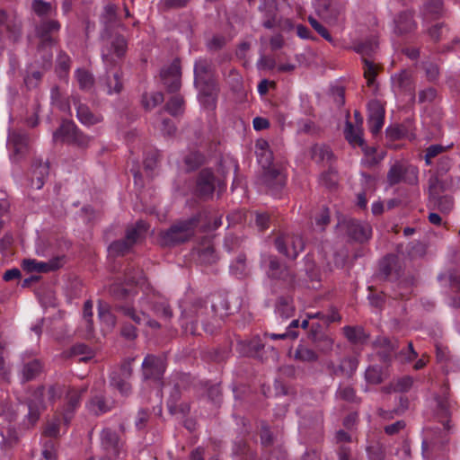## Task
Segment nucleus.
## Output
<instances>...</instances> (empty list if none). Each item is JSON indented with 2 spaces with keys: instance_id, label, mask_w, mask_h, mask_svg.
Returning a JSON list of instances; mask_svg holds the SVG:
<instances>
[{
  "instance_id": "41",
  "label": "nucleus",
  "mask_w": 460,
  "mask_h": 460,
  "mask_svg": "<svg viewBox=\"0 0 460 460\" xmlns=\"http://www.w3.org/2000/svg\"><path fill=\"white\" fill-rule=\"evenodd\" d=\"M148 307L155 315L169 321L172 317V310L165 301L146 300Z\"/></svg>"
},
{
  "instance_id": "59",
  "label": "nucleus",
  "mask_w": 460,
  "mask_h": 460,
  "mask_svg": "<svg viewBox=\"0 0 460 460\" xmlns=\"http://www.w3.org/2000/svg\"><path fill=\"white\" fill-rule=\"evenodd\" d=\"M367 454L368 460H384L385 457L384 447L377 442L367 447Z\"/></svg>"
},
{
  "instance_id": "62",
  "label": "nucleus",
  "mask_w": 460,
  "mask_h": 460,
  "mask_svg": "<svg viewBox=\"0 0 460 460\" xmlns=\"http://www.w3.org/2000/svg\"><path fill=\"white\" fill-rule=\"evenodd\" d=\"M422 67L425 71V75L429 83H436L439 78V67L437 64L432 62H424Z\"/></svg>"
},
{
  "instance_id": "57",
  "label": "nucleus",
  "mask_w": 460,
  "mask_h": 460,
  "mask_svg": "<svg viewBox=\"0 0 460 460\" xmlns=\"http://www.w3.org/2000/svg\"><path fill=\"white\" fill-rule=\"evenodd\" d=\"M367 119H385V109L378 101H371L368 105Z\"/></svg>"
},
{
  "instance_id": "6",
  "label": "nucleus",
  "mask_w": 460,
  "mask_h": 460,
  "mask_svg": "<svg viewBox=\"0 0 460 460\" xmlns=\"http://www.w3.org/2000/svg\"><path fill=\"white\" fill-rule=\"evenodd\" d=\"M53 138L82 149L86 148L91 141V137L70 119L62 120L58 128L53 133Z\"/></svg>"
},
{
  "instance_id": "14",
  "label": "nucleus",
  "mask_w": 460,
  "mask_h": 460,
  "mask_svg": "<svg viewBox=\"0 0 460 460\" xmlns=\"http://www.w3.org/2000/svg\"><path fill=\"white\" fill-rule=\"evenodd\" d=\"M161 80L169 93H176L181 86V67L179 58L164 66L160 72Z\"/></svg>"
},
{
  "instance_id": "54",
  "label": "nucleus",
  "mask_w": 460,
  "mask_h": 460,
  "mask_svg": "<svg viewBox=\"0 0 460 460\" xmlns=\"http://www.w3.org/2000/svg\"><path fill=\"white\" fill-rule=\"evenodd\" d=\"M164 94L161 92L153 93L150 96L144 94L142 103L146 110H152L164 102Z\"/></svg>"
},
{
  "instance_id": "22",
  "label": "nucleus",
  "mask_w": 460,
  "mask_h": 460,
  "mask_svg": "<svg viewBox=\"0 0 460 460\" xmlns=\"http://www.w3.org/2000/svg\"><path fill=\"white\" fill-rule=\"evenodd\" d=\"M194 84L204 82L217 81L215 67L208 58H199L194 64Z\"/></svg>"
},
{
  "instance_id": "2",
  "label": "nucleus",
  "mask_w": 460,
  "mask_h": 460,
  "mask_svg": "<svg viewBox=\"0 0 460 460\" xmlns=\"http://www.w3.org/2000/svg\"><path fill=\"white\" fill-rule=\"evenodd\" d=\"M213 315L210 321L207 322L205 314H208L205 306V303L201 300L194 301L189 308L182 311L181 317V324L185 333H190L193 336L200 335V330L208 333H214L218 327L219 319L216 315V305H211Z\"/></svg>"
},
{
  "instance_id": "13",
  "label": "nucleus",
  "mask_w": 460,
  "mask_h": 460,
  "mask_svg": "<svg viewBox=\"0 0 460 460\" xmlns=\"http://www.w3.org/2000/svg\"><path fill=\"white\" fill-rule=\"evenodd\" d=\"M275 246L279 252L295 260L305 248V243L300 235L287 234L275 239Z\"/></svg>"
},
{
  "instance_id": "33",
  "label": "nucleus",
  "mask_w": 460,
  "mask_h": 460,
  "mask_svg": "<svg viewBox=\"0 0 460 460\" xmlns=\"http://www.w3.org/2000/svg\"><path fill=\"white\" fill-rule=\"evenodd\" d=\"M393 85L395 91L402 93H408L413 95L414 85L412 77L410 72L402 70L399 74L394 75L392 77Z\"/></svg>"
},
{
  "instance_id": "25",
  "label": "nucleus",
  "mask_w": 460,
  "mask_h": 460,
  "mask_svg": "<svg viewBox=\"0 0 460 460\" xmlns=\"http://www.w3.org/2000/svg\"><path fill=\"white\" fill-rule=\"evenodd\" d=\"M454 187L452 177H438L430 175L428 180V197L447 194Z\"/></svg>"
},
{
  "instance_id": "56",
  "label": "nucleus",
  "mask_w": 460,
  "mask_h": 460,
  "mask_svg": "<svg viewBox=\"0 0 460 460\" xmlns=\"http://www.w3.org/2000/svg\"><path fill=\"white\" fill-rule=\"evenodd\" d=\"M90 409L96 415L107 412L110 410L106 403V400L102 395H96L92 398L90 402Z\"/></svg>"
},
{
  "instance_id": "16",
  "label": "nucleus",
  "mask_w": 460,
  "mask_h": 460,
  "mask_svg": "<svg viewBox=\"0 0 460 460\" xmlns=\"http://www.w3.org/2000/svg\"><path fill=\"white\" fill-rule=\"evenodd\" d=\"M198 89V98L200 103L208 110H214L217 106V100L219 93L217 81L195 84Z\"/></svg>"
},
{
  "instance_id": "21",
  "label": "nucleus",
  "mask_w": 460,
  "mask_h": 460,
  "mask_svg": "<svg viewBox=\"0 0 460 460\" xmlns=\"http://www.w3.org/2000/svg\"><path fill=\"white\" fill-rule=\"evenodd\" d=\"M43 370V364L39 358L23 356L20 369L22 383L36 379Z\"/></svg>"
},
{
  "instance_id": "32",
  "label": "nucleus",
  "mask_w": 460,
  "mask_h": 460,
  "mask_svg": "<svg viewBox=\"0 0 460 460\" xmlns=\"http://www.w3.org/2000/svg\"><path fill=\"white\" fill-rule=\"evenodd\" d=\"M74 102L76 105V117L82 124L93 126L102 121V116L93 113L86 104L81 103L76 99Z\"/></svg>"
},
{
  "instance_id": "7",
  "label": "nucleus",
  "mask_w": 460,
  "mask_h": 460,
  "mask_svg": "<svg viewBox=\"0 0 460 460\" xmlns=\"http://www.w3.org/2000/svg\"><path fill=\"white\" fill-rule=\"evenodd\" d=\"M261 267L269 279L282 281L288 287L294 286L296 275L277 256L264 255L261 259Z\"/></svg>"
},
{
  "instance_id": "43",
  "label": "nucleus",
  "mask_w": 460,
  "mask_h": 460,
  "mask_svg": "<svg viewBox=\"0 0 460 460\" xmlns=\"http://www.w3.org/2000/svg\"><path fill=\"white\" fill-rule=\"evenodd\" d=\"M444 442H438L437 440H423L422 441V456L427 460H433L438 456L442 450Z\"/></svg>"
},
{
  "instance_id": "38",
  "label": "nucleus",
  "mask_w": 460,
  "mask_h": 460,
  "mask_svg": "<svg viewBox=\"0 0 460 460\" xmlns=\"http://www.w3.org/2000/svg\"><path fill=\"white\" fill-rule=\"evenodd\" d=\"M341 10V6L333 3L332 0H322L318 4L319 14L330 21L337 20Z\"/></svg>"
},
{
  "instance_id": "9",
  "label": "nucleus",
  "mask_w": 460,
  "mask_h": 460,
  "mask_svg": "<svg viewBox=\"0 0 460 460\" xmlns=\"http://www.w3.org/2000/svg\"><path fill=\"white\" fill-rule=\"evenodd\" d=\"M216 183L220 187L223 181L219 180L217 181L214 172L210 169H202L196 177L194 188L195 196L202 200L212 199L216 190Z\"/></svg>"
},
{
  "instance_id": "53",
  "label": "nucleus",
  "mask_w": 460,
  "mask_h": 460,
  "mask_svg": "<svg viewBox=\"0 0 460 460\" xmlns=\"http://www.w3.org/2000/svg\"><path fill=\"white\" fill-rule=\"evenodd\" d=\"M42 456L44 460H58V443L48 439L43 444Z\"/></svg>"
},
{
  "instance_id": "58",
  "label": "nucleus",
  "mask_w": 460,
  "mask_h": 460,
  "mask_svg": "<svg viewBox=\"0 0 460 460\" xmlns=\"http://www.w3.org/2000/svg\"><path fill=\"white\" fill-rule=\"evenodd\" d=\"M452 165V161L448 156H442L438 163L435 172H430V175L438 177H451L447 174Z\"/></svg>"
},
{
  "instance_id": "39",
  "label": "nucleus",
  "mask_w": 460,
  "mask_h": 460,
  "mask_svg": "<svg viewBox=\"0 0 460 460\" xmlns=\"http://www.w3.org/2000/svg\"><path fill=\"white\" fill-rule=\"evenodd\" d=\"M343 334L353 344H363L369 338V335L365 332L361 326L347 325L343 327Z\"/></svg>"
},
{
  "instance_id": "26",
  "label": "nucleus",
  "mask_w": 460,
  "mask_h": 460,
  "mask_svg": "<svg viewBox=\"0 0 460 460\" xmlns=\"http://www.w3.org/2000/svg\"><path fill=\"white\" fill-rule=\"evenodd\" d=\"M101 443L103 449L111 456L117 458L120 451V442L119 435L115 430L110 428L102 429L101 433Z\"/></svg>"
},
{
  "instance_id": "50",
  "label": "nucleus",
  "mask_w": 460,
  "mask_h": 460,
  "mask_svg": "<svg viewBox=\"0 0 460 460\" xmlns=\"http://www.w3.org/2000/svg\"><path fill=\"white\" fill-rule=\"evenodd\" d=\"M377 47V42L374 39H369L355 45L354 49L356 52L362 55L364 58L366 57H370L376 51Z\"/></svg>"
},
{
  "instance_id": "37",
  "label": "nucleus",
  "mask_w": 460,
  "mask_h": 460,
  "mask_svg": "<svg viewBox=\"0 0 460 460\" xmlns=\"http://www.w3.org/2000/svg\"><path fill=\"white\" fill-rule=\"evenodd\" d=\"M122 72L120 70H116L113 72L108 71L104 77V84L107 87V93L109 94L111 93H119L123 89V81H122Z\"/></svg>"
},
{
  "instance_id": "5",
  "label": "nucleus",
  "mask_w": 460,
  "mask_h": 460,
  "mask_svg": "<svg viewBox=\"0 0 460 460\" xmlns=\"http://www.w3.org/2000/svg\"><path fill=\"white\" fill-rule=\"evenodd\" d=\"M147 228L146 223L143 220H139L135 225L128 226L125 238L113 241L109 245L110 254L114 257L124 256L138 241L145 237Z\"/></svg>"
},
{
  "instance_id": "24",
  "label": "nucleus",
  "mask_w": 460,
  "mask_h": 460,
  "mask_svg": "<svg viewBox=\"0 0 460 460\" xmlns=\"http://www.w3.org/2000/svg\"><path fill=\"white\" fill-rule=\"evenodd\" d=\"M29 137L22 131H12L8 136V146L13 149L16 159L23 157L28 152Z\"/></svg>"
},
{
  "instance_id": "60",
  "label": "nucleus",
  "mask_w": 460,
  "mask_h": 460,
  "mask_svg": "<svg viewBox=\"0 0 460 460\" xmlns=\"http://www.w3.org/2000/svg\"><path fill=\"white\" fill-rule=\"evenodd\" d=\"M312 342L322 353L326 354L332 350L333 340L331 337H329L326 333L318 337L317 339H315V341H313Z\"/></svg>"
},
{
  "instance_id": "17",
  "label": "nucleus",
  "mask_w": 460,
  "mask_h": 460,
  "mask_svg": "<svg viewBox=\"0 0 460 460\" xmlns=\"http://www.w3.org/2000/svg\"><path fill=\"white\" fill-rule=\"evenodd\" d=\"M448 386L444 385L441 388V394L435 397L437 406H436V415L439 419V421L442 423L445 429H450V416H451V408L452 403L448 398Z\"/></svg>"
},
{
  "instance_id": "1",
  "label": "nucleus",
  "mask_w": 460,
  "mask_h": 460,
  "mask_svg": "<svg viewBox=\"0 0 460 460\" xmlns=\"http://www.w3.org/2000/svg\"><path fill=\"white\" fill-rule=\"evenodd\" d=\"M101 22L103 27L100 34L102 42V58L104 63L112 64L113 56L121 58L128 49V41L125 37L115 31L117 28L123 27L119 19L116 4H108L104 6L101 14Z\"/></svg>"
},
{
  "instance_id": "18",
  "label": "nucleus",
  "mask_w": 460,
  "mask_h": 460,
  "mask_svg": "<svg viewBox=\"0 0 460 460\" xmlns=\"http://www.w3.org/2000/svg\"><path fill=\"white\" fill-rule=\"evenodd\" d=\"M346 232L354 241L364 243L371 238L372 227L368 223L349 219L346 222Z\"/></svg>"
},
{
  "instance_id": "15",
  "label": "nucleus",
  "mask_w": 460,
  "mask_h": 460,
  "mask_svg": "<svg viewBox=\"0 0 460 460\" xmlns=\"http://www.w3.org/2000/svg\"><path fill=\"white\" fill-rule=\"evenodd\" d=\"M259 10L263 13L264 20L262 25L266 29H272L276 26H279L282 29L286 27L292 29V22L288 19L285 20L283 24L280 22H278V4L276 0H261Z\"/></svg>"
},
{
  "instance_id": "48",
  "label": "nucleus",
  "mask_w": 460,
  "mask_h": 460,
  "mask_svg": "<svg viewBox=\"0 0 460 460\" xmlns=\"http://www.w3.org/2000/svg\"><path fill=\"white\" fill-rule=\"evenodd\" d=\"M31 8L37 16L43 18H49L53 12V8L50 3L44 0H33Z\"/></svg>"
},
{
  "instance_id": "63",
  "label": "nucleus",
  "mask_w": 460,
  "mask_h": 460,
  "mask_svg": "<svg viewBox=\"0 0 460 460\" xmlns=\"http://www.w3.org/2000/svg\"><path fill=\"white\" fill-rule=\"evenodd\" d=\"M133 358H126L122 361L118 369L113 370L111 374H117L120 377L130 378L133 374L132 362Z\"/></svg>"
},
{
  "instance_id": "27",
  "label": "nucleus",
  "mask_w": 460,
  "mask_h": 460,
  "mask_svg": "<svg viewBox=\"0 0 460 460\" xmlns=\"http://www.w3.org/2000/svg\"><path fill=\"white\" fill-rule=\"evenodd\" d=\"M357 367L358 360L350 357L343 358L338 366H335L332 361L327 364V368L332 376H345L348 378L352 377Z\"/></svg>"
},
{
  "instance_id": "40",
  "label": "nucleus",
  "mask_w": 460,
  "mask_h": 460,
  "mask_svg": "<svg viewBox=\"0 0 460 460\" xmlns=\"http://www.w3.org/2000/svg\"><path fill=\"white\" fill-rule=\"evenodd\" d=\"M311 158L317 164L330 162L333 158L331 148L325 145H314L310 149Z\"/></svg>"
},
{
  "instance_id": "28",
  "label": "nucleus",
  "mask_w": 460,
  "mask_h": 460,
  "mask_svg": "<svg viewBox=\"0 0 460 460\" xmlns=\"http://www.w3.org/2000/svg\"><path fill=\"white\" fill-rule=\"evenodd\" d=\"M394 33L402 36L410 33L417 28L411 11H402L394 18Z\"/></svg>"
},
{
  "instance_id": "35",
  "label": "nucleus",
  "mask_w": 460,
  "mask_h": 460,
  "mask_svg": "<svg viewBox=\"0 0 460 460\" xmlns=\"http://www.w3.org/2000/svg\"><path fill=\"white\" fill-rule=\"evenodd\" d=\"M421 16L425 20H437L443 13L442 0H427L421 8Z\"/></svg>"
},
{
  "instance_id": "44",
  "label": "nucleus",
  "mask_w": 460,
  "mask_h": 460,
  "mask_svg": "<svg viewBox=\"0 0 460 460\" xmlns=\"http://www.w3.org/2000/svg\"><path fill=\"white\" fill-rule=\"evenodd\" d=\"M295 359L301 362L314 363L318 360V354L312 349L299 344L295 351Z\"/></svg>"
},
{
  "instance_id": "34",
  "label": "nucleus",
  "mask_w": 460,
  "mask_h": 460,
  "mask_svg": "<svg viewBox=\"0 0 460 460\" xmlns=\"http://www.w3.org/2000/svg\"><path fill=\"white\" fill-rule=\"evenodd\" d=\"M296 307L291 296H280L275 302V312L282 318H290L294 315Z\"/></svg>"
},
{
  "instance_id": "45",
  "label": "nucleus",
  "mask_w": 460,
  "mask_h": 460,
  "mask_svg": "<svg viewBox=\"0 0 460 460\" xmlns=\"http://www.w3.org/2000/svg\"><path fill=\"white\" fill-rule=\"evenodd\" d=\"M114 310L130 318L136 324H141L143 323L142 313H145L144 311L137 313L134 307L124 304H116Z\"/></svg>"
},
{
  "instance_id": "64",
  "label": "nucleus",
  "mask_w": 460,
  "mask_h": 460,
  "mask_svg": "<svg viewBox=\"0 0 460 460\" xmlns=\"http://www.w3.org/2000/svg\"><path fill=\"white\" fill-rule=\"evenodd\" d=\"M59 426L60 420L58 418H54L53 420H49L43 430V435L50 438L49 439L58 438L59 435Z\"/></svg>"
},
{
  "instance_id": "49",
  "label": "nucleus",
  "mask_w": 460,
  "mask_h": 460,
  "mask_svg": "<svg viewBox=\"0 0 460 460\" xmlns=\"http://www.w3.org/2000/svg\"><path fill=\"white\" fill-rule=\"evenodd\" d=\"M75 77L82 90H89L93 87L94 79L91 73L85 69L78 68L75 71Z\"/></svg>"
},
{
  "instance_id": "20",
  "label": "nucleus",
  "mask_w": 460,
  "mask_h": 460,
  "mask_svg": "<svg viewBox=\"0 0 460 460\" xmlns=\"http://www.w3.org/2000/svg\"><path fill=\"white\" fill-rule=\"evenodd\" d=\"M63 266V258L56 257L47 262L37 261L32 259H25L22 261V269L28 272L47 273L60 269Z\"/></svg>"
},
{
  "instance_id": "42",
  "label": "nucleus",
  "mask_w": 460,
  "mask_h": 460,
  "mask_svg": "<svg viewBox=\"0 0 460 460\" xmlns=\"http://www.w3.org/2000/svg\"><path fill=\"white\" fill-rule=\"evenodd\" d=\"M256 153L259 157V163L262 167L271 165L273 160L272 152L269 150V143L264 139L256 142Z\"/></svg>"
},
{
  "instance_id": "55",
  "label": "nucleus",
  "mask_w": 460,
  "mask_h": 460,
  "mask_svg": "<svg viewBox=\"0 0 460 460\" xmlns=\"http://www.w3.org/2000/svg\"><path fill=\"white\" fill-rule=\"evenodd\" d=\"M364 62V76L367 79V86H372L375 84L376 77L377 75L375 64L367 58H363Z\"/></svg>"
},
{
  "instance_id": "30",
  "label": "nucleus",
  "mask_w": 460,
  "mask_h": 460,
  "mask_svg": "<svg viewBox=\"0 0 460 460\" xmlns=\"http://www.w3.org/2000/svg\"><path fill=\"white\" fill-rule=\"evenodd\" d=\"M428 208L432 210H438L444 215H448L455 207V199L452 195H438L428 197Z\"/></svg>"
},
{
  "instance_id": "29",
  "label": "nucleus",
  "mask_w": 460,
  "mask_h": 460,
  "mask_svg": "<svg viewBox=\"0 0 460 460\" xmlns=\"http://www.w3.org/2000/svg\"><path fill=\"white\" fill-rule=\"evenodd\" d=\"M198 261L200 264L211 265L217 261L218 257L216 253L214 244L210 238L205 237L197 248Z\"/></svg>"
},
{
  "instance_id": "4",
  "label": "nucleus",
  "mask_w": 460,
  "mask_h": 460,
  "mask_svg": "<svg viewBox=\"0 0 460 460\" xmlns=\"http://www.w3.org/2000/svg\"><path fill=\"white\" fill-rule=\"evenodd\" d=\"M206 217V211L201 210L190 218L175 222L159 234L161 245L172 247L190 241L195 234V229Z\"/></svg>"
},
{
  "instance_id": "47",
  "label": "nucleus",
  "mask_w": 460,
  "mask_h": 460,
  "mask_svg": "<svg viewBox=\"0 0 460 460\" xmlns=\"http://www.w3.org/2000/svg\"><path fill=\"white\" fill-rule=\"evenodd\" d=\"M128 378L119 376L117 374H111L110 384L115 387L123 395H128L131 392V385L128 382Z\"/></svg>"
},
{
  "instance_id": "12",
  "label": "nucleus",
  "mask_w": 460,
  "mask_h": 460,
  "mask_svg": "<svg viewBox=\"0 0 460 460\" xmlns=\"http://www.w3.org/2000/svg\"><path fill=\"white\" fill-rule=\"evenodd\" d=\"M263 172L259 179L260 183L267 189L271 195L277 196L280 193L286 184L284 173L275 167L267 165L262 167Z\"/></svg>"
},
{
  "instance_id": "19",
  "label": "nucleus",
  "mask_w": 460,
  "mask_h": 460,
  "mask_svg": "<svg viewBox=\"0 0 460 460\" xmlns=\"http://www.w3.org/2000/svg\"><path fill=\"white\" fill-rule=\"evenodd\" d=\"M84 390H78L75 388H68L66 394V404L61 412L62 420L65 425H69L74 415L75 409L79 406L82 394Z\"/></svg>"
},
{
  "instance_id": "51",
  "label": "nucleus",
  "mask_w": 460,
  "mask_h": 460,
  "mask_svg": "<svg viewBox=\"0 0 460 460\" xmlns=\"http://www.w3.org/2000/svg\"><path fill=\"white\" fill-rule=\"evenodd\" d=\"M336 397L348 402H359L356 390L350 385H340L336 392Z\"/></svg>"
},
{
  "instance_id": "52",
  "label": "nucleus",
  "mask_w": 460,
  "mask_h": 460,
  "mask_svg": "<svg viewBox=\"0 0 460 460\" xmlns=\"http://www.w3.org/2000/svg\"><path fill=\"white\" fill-rule=\"evenodd\" d=\"M204 163V155L199 152H190L184 158V164L189 171L198 169Z\"/></svg>"
},
{
  "instance_id": "23",
  "label": "nucleus",
  "mask_w": 460,
  "mask_h": 460,
  "mask_svg": "<svg viewBox=\"0 0 460 460\" xmlns=\"http://www.w3.org/2000/svg\"><path fill=\"white\" fill-rule=\"evenodd\" d=\"M399 270L398 256L394 253L386 254L378 263V271L376 274V278L378 280L385 281L394 272L398 274Z\"/></svg>"
},
{
  "instance_id": "11",
  "label": "nucleus",
  "mask_w": 460,
  "mask_h": 460,
  "mask_svg": "<svg viewBox=\"0 0 460 460\" xmlns=\"http://www.w3.org/2000/svg\"><path fill=\"white\" fill-rule=\"evenodd\" d=\"M166 369V361L163 357L147 355L142 363L143 376L163 385V376Z\"/></svg>"
},
{
  "instance_id": "61",
  "label": "nucleus",
  "mask_w": 460,
  "mask_h": 460,
  "mask_svg": "<svg viewBox=\"0 0 460 460\" xmlns=\"http://www.w3.org/2000/svg\"><path fill=\"white\" fill-rule=\"evenodd\" d=\"M338 182L337 172L330 167L321 175V183L328 189L335 188Z\"/></svg>"
},
{
  "instance_id": "10",
  "label": "nucleus",
  "mask_w": 460,
  "mask_h": 460,
  "mask_svg": "<svg viewBox=\"0 0 460 460\" xmlns=\"http://www.w3.org/2000/svg\"><path fill=\"white\" fill-rule=\"evenodd\" d=\"M418 169L412 165H403L401 163L394 164L387 172V182L390 186L404 182L409 185H417L419 182Z\"/></svg>"
},
{
  "instance_id": "31",
  "label": "nucleus",
  "mask_w": 460,
  "mask_h": 460,
  "mask_svg": "<svg viewBox=\"0 0 460 460\" xmlns=\"http://www.w3.org/2000/svg\"><path fill=\"white\" fill-rule=\"evenodd\" d=\"M32 167V177L31 184L36 189L40 190L44 185L46 178L49 173V163L48 161L43 162L40 158H35L31 164Z\"/></svg>"
},
{
  "instance_id": "46",
  "label": "nucleus",
  "mask_w": 460,
  "mask_h": 460,
  "mask_svg": "<svg viewBox=\"0 0 460 460\" xmlns=\"http://www.w3.org/2000/svg\"><path fill=\"white\" fill-rule=\"evenodd\" d=\"M164 110L172 116L176 117L183 113L184 99L181 95H173L166 102Z\"/></svg>"
},
{
  "instance_id": "3",
  "label": "nucleus",
  "mask_w": 460,
  "mask_h": 460,
  "mask_svg": "<svg viewBox=\"0 0 460 460\" xmlns=\"http://www.w3.org/2000/svg\"><path fill=\"white\" fill-rule=\"evenodd\" d=\"M61 23L51 18H43L35 26V36L38 39L37 52L43 58L42 66L50 67L53 51L52 49L59 42Z\"/></svg>"
},
{
  "instance_id": "36",
  "label": "nucleus",
  "mask_w": 460,
  "mask_h": 460,
  "mask_svg": "<svg viewBox=\"0 0 460 460\" xmlns=\"http://www.w3.org/2000/svg\"><path fill=\"white\" fill-rule=\"evenodd\" d=\"M344 134L345 138L350 145L358 146L365 151L366 154H369L366 149V143L362 137V131L359 128H355L351 122L347 120Z\"/></svg>"
},
{
  "instance_id": "8",
  "label": "nucleus",
  "mask_w": 460,
  "mask_h": 460,
  "mask_svg": "<svg viewBox=\"0 0 460 460\" xmlns=\"http://www.w3.org/2000/svg\"><path fill=\"white\" fill-rule=\"evenodd\" d=\"M44 392V385H39L33 390L31 397L26 400L28 413L22 424L23 429H29L34 427L40 420V414L45 411Z\"/></svg>"
}]
</instances>
